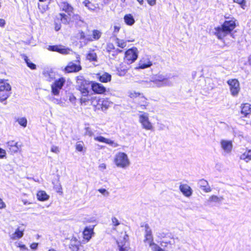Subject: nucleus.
<instances>
[{"label":"nucleus","mask_w":251,"mask_h":251,"mask_svg":"<svg viewBox=\"0 0 251 251\" xmlns=\"http://www.w3.org/2000/svg\"><path fill=\"white\" fill-rule=\"evenodd\" d=\"M86 58L90 61H95L97 59V54L94 51H92L87 54Z\"/></svg>","instance_id":"38"},{"label":"nucleus","mask_w":251,"mask_h":251,"mask_svg":"<svg viewBox=\"0 0 251 251\" xmlns=\"http://www.w3.org/2000/svg\"><path fill=\"white\" fill-rule=\"evenodd\" d=\"M23 203H24V204L25 205H26V204H30V202H28L27 201H26V200H23Z\"/></svg>","instance_id":"64"},{"label":"nucleus","mask_w":251,"mask_h":251,"mask_svg":"<svg viewBox=\"0 0 251 251\" xmlns=\"http://www.w3.org/2000/svg\"><path fill=\"white\" fill-rule=\"evenodd\" d=\"M111 79V75L107 73H105L99 77L100 81L104 83L108 82Z\"/></svg>","instance_id":"33"},{"label":"nucleus","mask_w":251,"mask_h":251,"mask_svg":"<svg viewBox=\"0 0 251 251\" xmlns=\"http://www.w3.org/2000/svg\"><path fill=\"white\" fill-rule=\"evenodd\" d=\"M84 147V143L83 142L79 141L76 142L75 145V149L78 151H82Z\"/></svg>","instance_id":"41"},{"label":"nucleus","mask_w":251,"mask_h":251,"mask_svg":"<svg viewBox=\"0 0 251 251\" xmlns=\"http://www.w3.org/2000/svg\"><path fill=\"white\" fill-rule=\"evenodd\" d=\"M79 242L77 241L76 238H72L70 241V248L72 249L74 251H77Z\"/></svg>","instance_id":"26"},{"label":"nucleus","mask_w":251,"mask_h":251,"mask_svg":"<svg viewBox=\"0 0 251 251\" xmlns=\"http://www.w3.org/2000/svg\"><path fill=\"white\" fill-rule=\"evenodd\" d=\"M24 59L29 68H30L32 70H34L36 69V65L34 64L31 62L30 60L28 58V57L24 55Z\"/></svg>","instance_id":"37"},{"label":"nucleus","mask_w":251,"mask_h":251,"mask_svg":"<svg viewBox=\"0 0 251 251\" xmlns=\"http://www.w3.org/2000/svg\"><path fill=\"white\" fill-rule=\"evenodd\" d=\"M37 197L40 201H45L49 199V196L44 191H40L37 193Z\"/></svg>","instance_id":"31"},{"label":"nucleus","mask_w":251,"mask_h":251,"mask_svg":"<svg viewBox=\"0 0 251 251\" xmlns=\"http://www.w3.org/2000/svg\"><path fill=\"white\" fill-rule=\"evenodd\" d=\"M123 241H117V242L120 251H132L130 248L126 244V242L128 240V237L127 234H124Z\"/></svg>","instance_id":"14"},{"label":"nucleus","mask_w":251,"mask_h":251,"mask_svg":"<svg viewBox=\"0 0 251 251\" xmlns=\"http://www.w3.org/2000/svg\"><path fill=\"white\" fill-rule=\"evenodd\" d=\"M235 20L226 21L221 27L215 28V34L218 39H222L235 27Z\"/></svg>","instance_id":"2"},{"label":"nucleus","mask_w":251,"mask_h":251,"mask_svg":"<svg viewBox=\"0 0 251 251\" xmlns=\"http://www.w3.org/2000/svg\"><path fill=\"white\" fill-rule=\"evenodd\" d=\"M43 75L47 81L51 82L55 79L56 74L52 70H48L43 71Z\"/></svg>","instance_id":"18"},{"label":"nucleus","mask_w":251,"mask_h":251,"mask_svg":"<svg viewBox=\"0 0 251 251\" xmlns=\"http://www.w3.org/2000/svg\"><path fill=\"white\" fill-rule=\"evenodd\" d=\"M62 23L64 24H69L70 21V18L64 13H60L59 14V18Z\"/></svg>","instance_id":"34"},{"label":"nucleus","mask_w":251,"mask_h":251,"mask_svg":"<svg viewBox=\"0 0 251 251\" xmlns=\"http://www.w3.org/2000/svg\"><path fill=\"white\" fill-rule=\"evenodd\" d=\"M48 50L52 51H57L63 54H68L71 53L72 50L69 48H66L61 45L50 46Z\"/></svg>","instance_id":"11"},{"label":"nucleus","mask_w":251,"mask_h":251,"mask_svg":"<svg viewBox=\"0 0 251 251\" xmlns=\"http://www.w3.org/2000/svg\"><path fill=\"white\" fill-rule=\"evenodd\" d=\"M115 49V47L112 43H108L107 44L106 50L107 51L110 52Z\"/></svg>","instance_id":"52"},{"label":"nucleus","mask_w":251,"mask_h":251,"mask_svg":"<svg viewBox=\"0 0 251 251\" xmlns=\"http://www.w3.org/2000/svg\"><path fill=\"white\" fill-rule=\"evenodd\" d=\"M15 245L17 247L20 248V249L22 251L28 250L27 248L25 246V245L23 244L21 242H16Z\"/></svg>","instance_id":"46"},{"label":"nucleus","mask_w":251,"mask_h":251,"mask_svg":"<svg viewBox=\"0 0 251 251\" xmlns=\"http://www.w3.org/2000/svg\"><path fill=\"white\" fill-rule=\"evenodd\" d=\"M141 95L140 93L136 92L135 91H131L129 93V97L131 98H135L140 96Z\"/></svg>","instance_id":"47"},{"label":"nucleus","mask_w":251,"mask_h":251,"mask_svg":"<svg viewBox=\"0 0 251 251\" xmlns=\"http://www.w3.org/2000/svg\"><path fill=\"white\" fill-rule=\"evenodd\" d=\"M113 28H114L113 35L114 36H116L117 35V34L119 32V31L121 28V26L119 25H114Z\"/></svg>","instance_id":"48"},{"label":"nucleus","mask_w":251,"mask_h":251,"mask_svg":"<svg viewBox=\"0 0 251 251\" xmlns=\"http://www.w3.org/2000/svg\"><path fill=\"white\" fill-rule=\"evenodd\" d=\"M134 41V39L132 38H126V40L120 39L118 38H116L115 43L117 46L121 48H124L126 46V42H131Z\"/></svg>","instance_id":"22"},{"label":"nucleus","mask_w":251,"mask_h":251,"mask_svg":"<svg viewBox=\"0 0 251 251\" xmlns=\"http://www.w3.org/2000/svg\"><path fill=\"white\" fill-rule=\"evenodd\" d=\"M6 206V205L5 203L3 201L2 199L0 198V209H2L3 208H5Z\"/></svg>","instance_id":"57"},{"label":"nucleus","mask_w":251,"mask_h":251,"mask_svg":"<svg viewBox=\"0 0 251 251\" xmlns=\"http://www.w3.org/2000/svg\"><path fill=\"white\" fill-rule=\"evenodd\" d=\"M69 100L72 104L75 105L76 104V99L75 97L73 94H69Z\"/></svg>","instance_id":"44"},{"label":"nucleus","mask_w":251,"mask_h":251,"mask_svg":"<svg viewBox=\"0 0 251 251\" xmlns=\"http://www.w3.org/2000/svg\"><path fill=\"white\" fill-rule=\"evenodd\" d=\"M110 0H103V2L104 4H107L109 3Z\"/></svg>","instance_id":"63"},{"label":"nucleus","mask_w":251,"mask_h":251,"mask_svg":"<svg viewBox=\"0 0 251 251\" xmlns=\"http://www.w3.org/2000/svg\"><path fill=\"white\" fill-rule=\"evenodd\" d=\"M227 83L229 86L231 95L233 97L237 96L240 91L239 81L236 79H230L227 81Z\"/></svg>","instance_id":"9"},{"label":"nucleus","mask_w":251,"mask_h":251,"mask_svg":"<svg viewBox=\"0 0 251 251\" xmlns=\"http://www.w3.org/2000/svg\"><path fill=\"white\" fill-rule=\"evenodd\" d=\"M141 227L143 228V231L144 233V235L152 234L151 229L148 224L146 223H142L141 224Z\"/></svg>","instance_id":"27"},{"label":"nucleus","mask_w":251,"mask_h":251,"mask_svg":"<svg viewBox=\"0 0 251 251\" xmlns=\"http://www.w3.org/2000/svg\"><path fill=\"white\" fill-rule=\"evenodd\" d=\"M50 151L51 152H54L55 153L58 154L60 152V150L59 148L57 146H53L51 147Z\"/></svg>","instance_id":"50"},{"label":"nucleus","mask_w":251,"mask_h":251,"mask_svg":"<svg viewBox=\"0 0 251 251\" xmlns=\"http://www.w3.org/2000/svg\"><path fill=\"white\" fill-rule=\"evenodd\" d=\"M137 1L141 4L143 5L144 3V0H137Z\"/></svg>","instance_id":"62"},{"label":"nucleus","mask_w":251,"mask_h":251,"mask_svg":"<svg viewBox=\"0 0 251 251\" xmlns=\"http://www.w3.org/2000/svg\"><path fill=\"white\" fill-rule=\"evenodd\" d=\"M199 184L200 185V188L204 192L206 193L211 192V189L209 186L208 182L206 180L204 179H201L199 181Z\"/></svg>","instance_id":"24"},{"label":"nucleus","mask_w":251,"mask_h":251,"mask_svg":"<svg viewBox=\"0 0 251 251\" xmlns=\"http://www.w3.org/2000/svg\"><path fill=\"white\" fill-rule=\"evenodd\" d=\"M98 191L100 192L103 196L107 197L109 195V192L107 191L105 189L101 188L98 190Z\"/></svg>","instance_id":"49"},{"label":"nucleus","mask_w":251,"mask_h":251,"mask_svg":"<svg viewBox=\"0 0 251 251\" xmlns=\"http://www.w3.org/2000/svg\"><path fill=\"white\" fill-rule=\"evenodd\" d=\"M94 140L100 142L104 143L106 144L109 145L113 148H116L119 146V144L115 142L114 141L111 140L110 139L106 138L101 136L95 137Z\"/></svg>","instance_id":"16"},{"label":"nucleus","mask_w":251,"mask_h":251,"mask_svg":"<svg viewBox=\"0 0 251 251\" xmlns=\"http://www.w3.org/2000/svg\"><path fill=\"white\" fill-rule=\"evenodd\" d=\"M85 135L88 136L89 137H91L93 135L94 133L91 128L89 127H86L85 128Z\"/></svg>","instance_id":"45"},{"label":"nucleus","mask_w":251,"mask_h":251,"mask_svg":"<svg viewBox=\"0 0 251 251\" xmlns=\"http://www.w3.org/2000/svg\"><path fill=\"white\" fill-rule=\"evenodd\" d=\"M141 101L142 102L139 103L140 106L141 107L142 109H144L146 108V107L148 105V103L146 101V99L144 97H141Z\"/></svg>","instance_id":"43"},{"label":"nucleus","mask_w":251,"mask_h":251,"mask_svg":"<svg viewBox=\"0 0 251 251\" xmlns=\"http://www.w3.org/2000/svg\"><path fill=\"white\" fill-rule=\"evenodd\" d=\"M38 8H39V9L41 10V11L42 13H44V11H45L46 9H47V6L42 7V9L41 10V5L40 4H38Z\"/></svg>","instance_id":"60"},{"label":"nucleus","mask_w":251,"mask_h":251,"mask_svg":"<svg viewBox=\"0 0 251 251\" xmlns=\"http://www.w3.org/2000/svg\"><path fill=\"white\" fill-rule=\"evenodd\" d=\"M220 143L221 148L225 154H229L231 152L233 148L231 141L222 140Z\"/></svg>","instance_id":"13"},{"label":"nucleus","mask_w":251,"mask_h":251,"mask_svg":"<svg viewBox=\"0 0 251 251\" xmlns=\"http://www.w3.org/2000/svg\"><path fill=\"white\" fill-rule=\"evenodd\" d=\"M139 122L143 128L147 130H152L153 129V126L150 121L148 113L142 112L139 115Z\"/></svg>","instance_id":"7"},{"label":"nucleus","mask_w":251,"mask_h":251,"mask_svg":"<svg viewBox=\"0 0 251 251\" xmlns=\"http://www.w3.org/2000/svg\"><path fill=\"white\" fill-rule=\"evenodd\" d=\"M101 32L98 30H94L92 31V36L93 39L98 40L101 37Z\"/></svg>","instance_id":"39"},{"label":"nucleus","mask_w":251,"mask_h":251,"mask_svg":"<svg viewBox=\"0 0 251 251\" xmlns=\"http://www.w3.org/2000/svg\"><path fill=\"white\" fill-rule=\"evenodd\" d=\"M138 55V51L137 48H132L125 52V60L127 64H131L137 59Z\"/></svg>","instance_id":"10"},{"label":"nucleus","mask_w":251,"mask_h":251,"mask_svg":"<svg viewBox=\"0 0 251 251\" xmlns=\"http://www.w3.org/2000/svg\"><path fill=\"white\" fill-rule=\"evenodd\" d=\"M234 2L239 4L240 7L245 9L246 7V0H233Z\"/></svg>","instance_id":"42"},{"label":"nucleus","mask_w":251,"mask_h":251,"mask_svg":"<svg viewBox=\"0 0 251 251\" xmlns=\"http://www.w3.org/2000/svg\"><path fill=\"white\" fill-rule=\"evenodd\" d=\"M113 162L117 168L123 169H127L130 165L127 155L123 152H118L115 155Z\"/></svg>","instance_id":"3"},{"label":"nucleus","mask_w":251,"mask_h":251,"mask_svg":"<svg viewBox=\"0 0 251 251\" xmlns=\"http://www.w3.org/2000/svg\"><path fill=\"white\" fill-rule=\"evenodd\" d=\"M222 200H223V198H219V197H217V196L212 195L209 198L208 201L210 202H217L221 201Z\"/></svg>","instance_id":"40"},{"label":"nucleus","mask_w":251,"mask_h":251,"mask_svg":"<svg viewBox=\"0 0 251 251\" xmlns=\"http://www.w3.org/2000/svg\"><path fill=\"white\" fill-rule=\"evenodd\" d=\"M65 82L66 79L63 77L55 80L51 85V93L53 95L58 96Z\"/></svg>","instance_id":"8"},{"label":"nucleus","mask_w":251,"mask_h":251,"mask_svg":"<svg viewBox=\"0 0 251 251\" xmlns=\"http://www.w3.org/2000/svg\"><path fill=\"white\" fill-rule=\"evenodd\" d=\"M156 0H147L148 4L151 6H153L156 4Z\"/></svg>","instance_id":"54"},{"label":"nucleus","mask_w":251,"mask_h":251,"mask_svg":"<svg viewBox=\"0 0 251 251\" xmlns=\"http://www.w3.org/2000/svg\"><path fill=\"white\" fill-rule=\"evenodd\" d=\"M61 28L60 24H56L55 26V29L56 31H58Z\"/></svg>","instance_id":"61"},{"label":"nucleus","mask_w":251,"mask_h":251,"mask_svg":"<svg viewBox=\"0 0 251 251\" xmlns=\"http://www.w3.org/2000/svg\"><path fill=\"white\" fill-rule=\"evenodd\" d=\"M240 159L245 160L246 162L251 160V150L246 151L240 156Z\"/></svg>","instance_id":"29"},{"label":"nucleus","mask_w":251,"mask_h":251,"mask_svg":"<svg viewBox=\"0 0 251 251\" xmlns=\"http://www.w3.org/2000/svg\"><path fill=\"white\" fill-rule=\"evenodd\" d=\"M179 190L186 197H191L193 193L192 188L186 184H180L179 187Z\"/></svg>","instance_id":"17"},{"label":"nucleus","mask_w":251,"mask_h":251,"mask_svg":"<svg viewBox=\"0 0 251 251\" xmlns=\"http://www.w3.org/2000/svg\"><path fill=\"white\" fill-rule=\"evenodd\" d=\"M99 167L100 169L103 170L106 168V165L105 163H101L99 165Z\"/></svg>","instance_id":"58"},{"label":"nucleus","mask_w":251,"mask_h":251,"mask_svg":"<svg viewBox=\"0 0 251 251\" xmlns=\"http://www.w3.org/2000/svg\"><path fill=\"white\" fill-rule=\"evenodd\" d=\"M93 232V229L86 227L83 231L84 238L89 240L91 238V234Z\"/></svg>","instance_id":"35"},{"label":"nucleus","mask_w":251,"mask_h":251,"mask_svg":"<svg viewBox=\"0 0 251 251\" xmlns=\"http://www.w3.org/2000/svg\"><path fill=\"white\" fill-rule=\"evenodd\" d=\"M152 63L148 58H143L139 61L138 68L143 69L150 67Z\"/></svg>","instance_id":"25"},{"label":"nucleus","mask_w":251,"mask_h":251,"mask_svg":"<svg viewBox=\"0 0 251 251\" xmlns=\"http://www.w3.org/2000/svg\"><path fill=\"white\" fill-rule=\"evenodd\" d=\"M124 21L126 24L128 25H132L135 23L133 17L131 14L126 15L124 17Z\"/></svg>","instance_id":"32"},{"label":"nucleus","mask_w":251,"mask_h":251,"mask_svg":"<svg viewBox=\"0 0 251 251\" xmlns=\"http://www.w3.org/2000/svg\"><path fill=\"white\" fill-rule=\"evenodd\" d=\"M141 83L148 87H162L172 85L169 78L162 75H156L149 80H142Z\"/></svg>","instance_id":"1"},{"label":"nucleus","mask_w":251,"mask_h":251,"mask_svg":"<svg viewBox=\"0 0 251 251\" xmlns=\"http://www.w3.org/2000/svg\"><path fill=\"white\" fill-rule=\"evenodd\" d=\"M60 8L65 12H67L69 16H71L73 13V7L66 2H61L59 4Z\"/></svg>","instance_id":"21"},{"label":"nucleus","mask_w":251,"mask_h":251,"mask_svg":"<svg viewBox=\"0 0 251 251\" xmlns=\"http://www.w3.org/2000/svg\"><path fill=\"white\" fill-rule=\"evenodd\" d=\"M156 235L158 238H164L166 236V234L164 232H157Z\"/></svg>","instance_id":"55"},{"label":"nucleus","mask_w":251,"mask_h":251,"mask_svg":"<svg viewBox=\"0 0 251 251\" xmlns=\"http://www.w3.org/2000/svg\"><path fill=\"white\" fill-rule=\"evenodd\" d=\"M24 229H21L20 227H18L14 233L9 235L10 238L12 240H16L21 238L24 235Z\"/></svg>","instance_id":"23"},{"label":"nucleus","mask_w":251,"mask_h":251,"mask_svg":"<svg viewBox=\"0 0 251 251\" xmlns=\"http://www.w3.org/2000/svg\"><path fill=\"white\" fill-rule=\"evenodd\" d=\"M109 104L110 102L107 100L100 99L98 101L97 108L101 109V110L104 111L108 108Z\"/></svg>","instance_id":"20"},{"label":"nucleus","mask_w":251,"mask_h":251,"mask_svg":"<svg viewBox=\"0 0 251 251\" xmlns=\"http://www.w3.org/2000/svg\"><path fill=\"white\" fill-rule=\"evenodd\" d=\"M11 86L7 80L0 81V101L5 100L11 94Z\"/></svg>","instance_id":"5"},{"label":"nucleus","mask_w":251,"mask_h":251,"mask_svg":"<svg viewBox=\"0 0 251 251\" xmlns=\"http://www.w3.org/2000/svg\"><path fill=\"white\" fill-rule=\"evenodd\" d=\"M91 87L92 90L96 94H103L106 92L105 87L100 83L92 82Z\"/></svg>","instance_id":"15"},{"label":"nucleus","mask_w":251,"mask_h":251,"mask_svg":"<svg viewBox=\"0 0 251 251\" xmlns=\"http://www.w3.org/2000/svg\"><path fill=\"white\" fill-rule=\"evenodd\" d=\"M6 144L9 151L12 154L17 153L22 147L21 145L18 144V142L14 140L9 141L6 142Z\"/></svg>","instance_id":"12"},{"label":"nucleus","mask_w":251,"mask_h":251,"mask_svg":"<svg viewBox=\"0 0 251 251\" xmlns=\"http://www.w3.org/2000/svg\"><path fill=\"white\" fill-rule=\"evenodd\" d=\"M6 152L5 150L0 148V158H3L6 156Z\"/></svg>","instance_id":"53"},{"label":"nucleus","mask_w":251,"mask_h":251,"mask_svg":"<svg viewBox=\"0 0 251 251\" xmlns=\"http://www.w3.org/2000/svg\"><path fill=\"white\" fill-rule=\"evenodd\" d=\"M5 24V21L3 19H0V26L3 27Z\"/></svg>","instance_id":"59"},{"label":"nucleus","mask_w":251,"mask_h":251,"mask_svg":"<svg viewBox=\"0 0 251 251\" xmlns=\"http://www.w3.org/2000/svg\"><path fill=\"white\" fill-rule=\"evenodd\" d=\"M251 112V105L249 103H245L241 106V113L247 116Z\"/></svg>","instance_id":"28"},{"label":"nucleus","mask_w":251,"mask_h":251,"mask_svg":"<svg viewBox=\"0 0 251 251\" xmlns=\"http://www.w3.org/2000/svg\"><path fill=\"white\" fill-rule=\"evenodd\" d=\"M144 242L149 245L152 251H168L165 248L166 246L163 245V242H162L160 244L161 246L163 247V248H161L157 244L154 242L152 234L150 235L149 234L147 235H144Z\"/></svg>","instance_id":"6"},{"label":"nucleus","mask_w":251,"mask_h":251,"mask_svg":"<svg viewBox=\"0 0 251 251\" xmlns=\"http://www.w3.org/2000/svg\"><path fill=\"white\" fill-rule=\"evenodd\" d=\"M112 225L115 226H118L120 225V223L118 221V220L115 217H113L111 219Z\"/></svg>","instance_id":"51"},{"label":"nucleus","mask_w":251,"mask_h":251,"mask_svg":"<svg viewBox=\"0 0 251 251\" xmlns=\"http://www.w3.org/2000/svg\"><path fill=\"white\" fill-rule=\"evenodd\" d=\"M83 3L89 10L91 11H95L97 8L98 4H95L90 2L89 0H85L83 2Z\"/></svg>","instance_id":"30"},{"label":"nucleus","mask_w":251,"mask_h":251,"mask_svg":"<svg viewBox=\"0 0 251 251\" xmlns=\"http://www.w3.org/2000/svg\"><path fill=\"white\" fill-rule=\"evenodd\" d=\"M81 69V67L79 65H77L73 63H70L65 68V71L66 73H73L78 72Z\"/></svg>","instance_id":"19"},{"label":"nucleus","mask_w":251,"mask_h":251,"mask_svg":"<svg viewBox=\"0 0 251 251\" xmlns=\"http://www.w3.org/2000/svg\"><path fill=\"white\" fill-rule=\"evenodd\" d=\"M16 121L24 127H25L27 126V121L25 117H18L16 119Z\"/></svg>","instance_id":"36"},{"label":"nucleus","mask_w":251,"mask_h":251,"mask_svg":"<svg viewBox=\"0 0 251 251\" xmlns=\"http://www.w3.org/2000/svg\"><path fill=\"white\" fill-rule=\"evenodd\" d=\"M76 84L77 89L81 92L83 96H87L89 94L90 82L84 79L82 76L76 77Z\"/></svg>","instance_id":"4"},{"label":"nucleus","mask_w":251,"mask_h":251,"mask_svg":"<svg viewBox=\"0 0 251 251\" xmlns=\"http://www.w3.org/2000/svg\"><path fill=\"white\" fill-rule=\"evenodd\" d=\"M38 246V243H33L31 244L30 248L32 249L35 250V249H36L37 248Z\"/></svg>","instance_id":"56"}]
</instances>
